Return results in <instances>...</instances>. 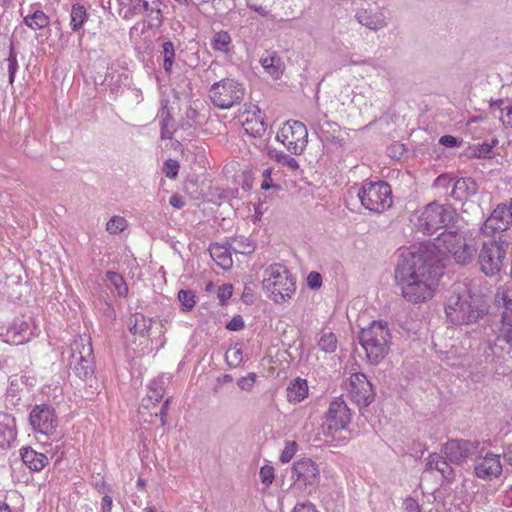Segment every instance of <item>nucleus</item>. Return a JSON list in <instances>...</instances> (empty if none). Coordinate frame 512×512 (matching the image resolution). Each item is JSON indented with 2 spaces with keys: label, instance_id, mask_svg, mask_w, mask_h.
<instances>
[{
  "label": "nucleus",
  "instance_id": "nucleus-41",
  "mask_svg": "<svg viewBox=\"0 0 512 512\" xmlns=\"http://www.w3.org/2000/svg\"><path fill=\"white\" fill-rule=\"evenodd\" d=\"M492 147L493 146L488 143L478 144L469 147L467 155L470 158H491Z\"/></svg>",
  "mask_w": 512,
  "mask_h": 512
},
{
  "label": "nucleus",
  "instance_id": "nucleus-43",
  "mask_svg": "<svg viewBox=\"0 0 512 512\" xmlns=\"http://www.w3.org/2000/svg\"><path fill=\"white\" fill-rule=\"evenodd\" d=\"M127 220L122 216H113L106 224V230L110 234H118L127 228Z\"/></svg>",
  "mask_w": 512,
  "mask_h": 512
},
{
  "label": "nucleus",
  "instance_id": "nucleus-17",
  "mask_svg": "<svg viewBox=\"0 0 512 512\" xmlns=\"http://www.w3.org/2000/svg\"><path fill=\"white\" fill-rule=\"evenodd\" d=\"M474 474L482 480H492L502 473L500 455L486 451L478 453L474 458Z\"/></svg>",
  "mask_w": 512,
  "mask_h": 512
},
{
  "label": "nucleus",
  "instance_id": "nucleus-21",
  "mask_svg": "<svg viewBox=\"0 0 512 512\" xmlns=\"http://www.w3.org/2000/svg\"><path fill=\"white\" fill-rule=\"evenodd\" d=\"M29 323L23 319H17L7 328L5 334H1L3 342L20 345L30 340Z\"/></svg>",
  "mask_w": 512,
  "mask_h": 512
},
{
  "label": "nucleus",
  "instance_id": "nucleus-1",
  "mask_svg": "<svg viewBox=\"0 0 512 512\" xmlns=\"http://www.w3.org/2000/svg\"><path fill=\"white\" fill-rule=\"evenodd\" d=\"M440 276L438 259L429 246H414L399 255L395 281L406 301L419 304L432 299Z\"/></svg>",
  "mask_w": 512,
  "mask_h": 512
},
{
  "label": "nucleus",
  "instance_id": "nucleus-5",
  "mask_svg": "<svg viewBox=\"0 0 512 512\" xmlns=\"http://www.w3.org/2000/svg\"><path fill=\"white\" fill-rule=\"evenodd\" d=\"M263 289L277 304L291 299L296 290L292 274L282 264H272L264 271Z\"/></svg>",
  "mask_w": 512,
  "mask_h": 512
},
{
  "label": "nucleus",
  "instance_id": "nucleus-47",
  "mask_svg": "<svg viewBox=\"0 0 512 512\" xmlns=\"http://www.w3.org/2000/svg\"><path fill=\"white\" fill-rule=\"evenodd\" d=\"M179 168H180V165L177 160L167 159L164 162L162 171L166 177H168L170 179H175L178 175Z\"/></svg>",
  "mask_w": 512,
  "mask_h": 512
},
{
  "label": "nucleus",
  "instance_id": "nucleus-48",
  "mask_svg": "<svg viewBox=\"0 0 512 512\" xmlns=\"http://www.w3.org/2000/svg\"><path fill=\"white\" fill-rule=\"evenodd\" d=\"M298 450V445L295 441H289L286 443L284 449L280 455V461L282 463H288L294 457Z\"/></svg>",
  "mask_w": 512,
  "mask_h": 512
},
{
  "label": "nucleus",
  "instance_id": "nucleus-27",
  "mask_svg": "<svg viewBox=\"0 0 512 512\" xmlns=\"http://www.w3.org/2000/svg\"><path fill=\"white\" fill-rule=\"evenodd\" d=\"M287 400L290 403H300L308 395V384L305 379L296 378L291 381L286 389Z\"/></svg>",
  "mask_w": 512,
  "mask_h": 512
},
{
  "label": "nucleus",
  "instance_id": "nucleus-33",
  "mask_svg": "<svg viewBox=\"0 0 512 512\" xmlns=\"http://www.w3.org/2000/svg\"><path fill=\"white\" fill-rule=\"evenodd\" d=\"M160 54L163 57V69L170 74L176 58L175 44L170 40L164 41L161 45Z\"/></svg>",
  "mask_w": 512,
  "mask_h": 512
},
{
  "label": "nucleus",
  "instance_id": "nucleus-52",
  "mask_svg": "<svg viewBox=\"0 0 512 512\" xmlns=\"http://www.w3.org/2000/svg\"><path fill=\"white\" fill-rule=\"evenodd\" d=\"M255 380L256 374L249 373L247 376L239 378L237 385L241 390L250 391L255 383Z\"/></svg>",
  "mask_w": 512,
  "mask_h": 512
},
{
  "label": "nucleus",
  "instance_id": "nucleus-63",
  "mask_svg": "<svg viewBox=\"0 0 512 512\" xmlns=\"http://www.w3.org/2000/svg\"><path fill=\"white\" fill-rule=\"evenodd\" d=\"M502 503L506 507H512V485L504 491Z\"/></svg>",
  "mask_w": 512,
  "mask_h": 512
},
{
  "label": "nucleus",
  "instance_id": "nucleus-56",
  "mask_svg": "<svg viewBox=\"0 0 512 512\" xmlns=\"http://www.w3.org/2000/svg\"><path fill=\"white\" fill-rule=\"evenodd\" d=\"M244 327V320L240 315L234 316L227 324L226 329L230 331H239Z\"/></svg>",
  "mask_w": 512,
  "mask_h": 512
},
{
  "label": "nucleus",
  "instance_id": "nucleus-49",
  "mask_svg": "<svg viewBox=\"0 0 512 512\" xmlns=\"http://www.w3.org/2000/svg\"><path fill=\"white\" fill-rule=\"evenodd\" d=\"M142 12H143L142 3L139 1L137 3H135V1H134L132 3L131 7L120 8L118 10L119 16L122 17L123 19H130L134 15L140 14Z\"/></svg>",
  "mask_w": 512,
  "mask_h": 512
},
{
  "label": "nucleus",
  "instance_id": "nucleus-53",
  "mask_svg": "<svg viewBox=\"0 0 512 512\" xmlns=\"http://www.w3.org/2000/svg\"><path fill=\"white\" fill-rule=\"evenodd\" d=\"M307 285L310 289H318L322 285V276L319 272L312 271L307 276Z\"/></svg>",
  "mask_w": 512,
  "mask_h": 512
},
{
  "label": "nucleus",
  "instance_id": "nucleus-13",
  "mask_svg": "<svg viewBox=\"0 0 512 512\" xmlns=\"http://www.w3.org/2000/svg\"><path fill=\"white\" fill-rule=\"evenodd\" d=\"M448 461L455 465H462L468 459H474L478 453L484 452V443L478 440L451 439L441 449Z\"/></svg>",
  "mask_w": 512,
  "mask_h": 512
},
{
  "label": "nucleus",
  "instance_id": "nucleus-7",
  "mask_svg": "<svg viewBox=\"0 0 512 512\" xmlns=\"http://www.w3.org/2000/svg\"><path fill=\"white\" fill-rule=\"evenodd\" d=\"M509 244L505 241H483L476 245L477 264L482 273L487 277L497 275L506 259Z\"/></svg>",
  "mask_w": 512,
  "mask_h": 512
},
{
  "label": "nucleus",
  "instance_id": "nucleus-22",
  "mask_svg": "<svg viewBox=\"0 0 512 512\" xmlns=\"http://www.w3.org/2000/svg\"><path fill=\"white\" fill-rule=\"evenodd\" d=\"M16 435L15 418L11 414L0 412V448H9L16 440Z\"/></svg>",
  "mask_w": 512,
  "mask_h": 512
},
{
  "label": "nucleus",
  "instance_id": "nucleus-40",
  "mask_svg": "<svg viewBox=\"0 0 512 512\" xmlns=\"http://www.w3.org/2000/svg\"><path fill=\"white\" fill-rule=\"evenodd\" d=\"M195 293L192 290H180L178 292V300L182 306V310L185 312L191 311L195 304Z\"/></svg>",
  "mask_w": 512,
  "mask_h": 512
},
{
  "label": "nucleus",
  "instance_id": "nucleus-23",
  "mask_svg": "<svg viewBox=\"0 0 512 512\" xmlns=\"http://www.w3.org/2000/svg\"><path fill=\"white\" fill-rule=\"evenodd\" d=\"M260 64L264 71L276 80L281 78L285 70L284 62L274 51L266 50L260 57Z\"/></svg>",
  "mask_w": 512,
  "mask_h": 512
},
{
  "label": "nucleus",
  "instance_id": "nucleus-18",
  "mask_svg": "<svg viewBox=\"0 0 512 512\" xmlns=\"http://www.w3.org/2000/svg\"><path fill=\"white\" fill-rule=\"evenodd\" d=\"M347 390L352 400L359 406L367 407L374 401L372 384L363 373H353L349 378Z\"/></svg>",
  "mask_w": 512,
  "mask_h": 512
},
{
  "label": "nucleus",
  "instance_id": "nucleus-64",
  "mask_svg": "<svg viewBox=\"0 0 512 512\" xmlns=\"http://www.w3.org/2000/svg\"><path fill=\"white\" fill-rule=\"evenodd\" d=\"M94 487L101 494H105L110 491V487L105 483L104 480H99L94 483Z\"/></svg>",
  "mask_w": 512,
  "mask_h": 512
},
{
  "label": "nucleus",
  "instance_id": "nucleus-29",
  "mask_svg": "<svg viewBox=\"0 0 512 512\" xmlns=\"http://www.w3.org/2000/svg\"><path fill=\"white\" fill-rule=\"evenodd\" d=\"M323 123L320 121L316 124V129L319 130L320 138L322 141L337 143L339 138L337 134L340 132V127L337 123L329 121L327 116L323 115Z\"/></svg>",
  "mask_w": 512,
  "mask_h": 512
},
{
  "label": "nucleus",
  "instance_id": "nucleus-14",
  "mask_svg": "<svg viewBox=\"0 0 512 512\" xmlns=\"http://www.w3.org/2000/svg\"><path fill=\"white\" fill-rule=\"evenodd\" d=\"M277 139L294 155H301L308 143V130L300 121H288L277 134Z\"/></svg>",
  "mask_w": 512,
  "mask_h": 512
},
{
  "label": "nucleus",
  "instance_id": "nucleus-9",
  "mask_svg": "<svg viewBox=\"0 0 512 512\" xmlns=\"http://www.w3.org/2000/svg\"><path fill=\"white\" fill-rule=\"evenodd\" d=\"M208 95L215 107L226 110L243 101L245 87L235 79L225 78L214 83L210 87Z\"/></svg>",
  "mask_w": 512,
  "mask_h": 512
},
{
  "label": "nucleus",
  "instance_id": "nucleus-62",
  "mask_svg": "<svg viewBox=\"0 0 512 512\" xmlns=\"http://www.w3.org/2000/svg\"><path fill=\"white\" fill-rule=\"evenodd\" d=\"M112 498L108 495H105L103 498H102V502H101V510L102 512H111V509H112Z\"/></svg>",
  "mask_w": 512,
  "mask_h": 512
},
{
  "label": "nucleus",
  "instance_id": "nucleus-42",
  "mask_svg": "<svg viewBox=\"0 0 512 512\" xmlns=\"http://www.w3.org/2000/svg\"><path fill=\"white\" fill-rule=\"evenodd\" d=\"M273 157L277 163L289 168L291 171H296L299 169L298 161L292 156L286 154L285 152L275 151Z\"/></svg>",
  "mask_w": 512,
  "mask_h": 512
},
{
  "label": "nucleus",
  "instance_id": "nucleus-59",
  "mask_svg": "<svg viewBox=\"0 0 512 512\" xmlns=\"http://www.w3.org/2000/svg\"><path fill=\"white\" fill-rule=\"evenodd\" d=\"M293 512H318V510L312 502L306 501L296 504Z\"/></svg>",
  "mask_w": 512,
  "mask_h": 512
},
{
  "label": "nucleus",
  "instance_id": "nucleus-31",
  "mask_svg": "<svg viewBox=\"0 0 512 512\" xmlns=\"http://www.w3.org/2000/svg\"><path fill=\"white\" fill-rule=\"evenodd\" d=\"M152 325V320L149 318H146L144 315L140 313H136L133 316L129 318L128 326L129 331L136 335H145L147 333Z\"/></svg>",
  "mask_w": 512,
  "mask_h": 512
},
{
  "label": "nucleus",
  "instance_id": "nucleus-20",
  "mask_svg": "<svg viewBox=\"0 0 512 512\" xmlns=\"http://www.w3.org/2000/svg\"><path fill=\"white\" fill-rule=\"evenodd\" d=\"M512 224L506 211V204L501 203L496 206L490 216L486 219L482 230L484 233H494L496 231H505Z\"/></svg>",
  "mask_w": 512,
  "mask_h": 512
},
{
  "label": "nucleus",
  "instance_id": "nucleus-50",
  "mask_svg": "<svg viewBox=\"0 0 512 512\" xmlns=\"http://www.w3.org/2000/svg\"><path fill=\"white\" fill-rule=\"evenodd\" d=\"M259 476L262 484L269 486L273 483L275 478L274 468L270 465H264L260 468Z\"/></svg>",
  "mask_w": 512,
  "mask_h": 512
},
{
  "label": "nucleus",
  "instance_id": "nucleus-11",
  "mask_svg": "<svg viewBox=\"0 0 512 512\" xmlns=\"http://www.w3.org/2000/svg\"><path fill=\"white\" fill-rule=\"evenodd\" d=\"M292 491H299L304 495L314 493L320 482V471L317 464L310 458H302L292 466Z\"/></svg>",
  "mask_w": 512,
  "mask_h": 512
},
{
  "label": "nucleus",
  "instance_id": "nucleus-60",
  "mask_svg": "<svg viewBox=\"0 0 512 512\" xmlns=\"http://www.w3.org/2000/svg\"><path fill=\"white\" fill-rule=\"evenodd\" d=\"M403 506L404 512H421L418 502L411 497L404 500Z\"/></svg>",
  "mask_w": 512,
  "mask_h": 512
},
{
  "label": "nucleus",
  "instance_id": "nucleus-6",
  "mask_svg": "<svg viewBox=\"0 0 512 512\" xmlns=\"http://www.w3.org/2000/svg\"><path fill=\"white\" fill-rule=\"evenodd\" d=\"M457 219V212L450 204L431 202L427 204L417 218V229L424 234H433L448 227Z\"/></svg>",
  "mask_w": 512,
  "mask_h": 512
},
{
  "label": "nucleus",
  "instance_id": "nucleus-25",
  "mask_svg": "<svg viewBox=\"0 0 512 512\" xmlns=\"http://www.w3.org/2000/svg\"><path fill=\"white\" fill-rule=\"evenodd\" d=\"M209 253L219 267H221L225 270L232 267V265H233L232 254H231L232 250L228 243H226V244H219V243L210 244Z\"/></svg>",
  "mask_w": 512,
  "mask_h": 512
},
{
  "label": "nucleus",
  "instance_id": "nucleus-54",
  "mask_svg": "<svg viewBox=\"0 0 512 512\" xmlns=\"http://www.w3.org/2000/svg\"><path fill=\"white\" fill-rule=\"evenodd\" d=\"M151 27V24L147 21H139L134 26L130 28V37H133L135 35H140L145 33L149 28Z\"/></svg>",
  "mask_w": 512,
  "mask_h": 512
},
{
  "label": "nucleus",
  "instance_id": "nucleus-26",
  "mask_svg": "<svg viewBox=\"0 0 512 512\" xmlns=\"http://www.w3.org/2000/svg\"><path fill=\"white\" fill-rule=\"evenodd\" d=\"M21 458L24 464L34 471L42 470L48 463V458L46 455L36 452L30 447L21 449Z\"/></svg>",
  "mask_w": 512,
  "mask_h": 512
},
{
  "label": "nucleus",
  "instance_id": "nucleus-8",
  "mask_svg": "<svg viewBox=\"0 0 512 512\" xmlns=\"http://www.w3.org/2000/svg\"><path fill=\"white\" fill-rule=\"evenodd\" d=\"M358 197L366 209L377 214L389 209L393 203L391 186L385 181L365 182Z\"/></svg>",
  "mask_w": 512,
  "mask_h": 512
},
{
  "label": "nucleus",
  "instance_id": "nucleus-46",
  "mask_svg": "<svg viewBox=\"0 0 512 512\" xmlns=\"http://www.w3.org/2000/svg\"><path fill=\"white\" fill-rule=\"evenodd\" d=\"M500 116L499 119L504 125L512 127V103L499 101Z\"/></svg>",
  "mask_w": 512,
  "mask_h": 512
},
{
  "label": "nucleus",
  "instance_id": "nucleus-45",
  "mask_svg": "<svg viewBox=\"0 0 512 512\" xmlns=\"http://www.w3.org/2000/svg\"><path fill=\"white\" fill-rule=\"evenodd\" d=\"M452 463L448 461V459L445 457H442L439 468L437 471L442 475L443 478H445L448 482H451L455 478L454 469L451 466Z\"/></svg>",
  "mask_w": 512,
  "mask_h": 512
},
{
  "label": "nucleus",
  "instance_id": "nucleus-38",
  "mask_svg": "<svg viewBox=\"0 0 512 512\" xmlns=\"http://www.w3.org/2000/svg\"><path fill=\"white\" fill-rule=\"evenodd\" d=\"M143 12H146L149 17L153 18V14H156L155 19L160 24L162 22V11L160 9V0H144L141 2Z\"/></svg>",
  "mask_w": 512,
  "mask_h": 512
},
{
  "label": "nucleus",
  "instance_id": "nucleus-37",
  "mask_svg": "<svg viewBox=\"0 0 512 512\" xmlns=\"http://www.w3.org/2000/svg\"><path fill=\"white\" fill-rule=\"evenodd\" d=\"M318 346L326 353H333L337 349V338L332 332H322Z\"/></svg>",
  "mask_w": 512,
  "mask_h": 512
},
{
  "label": "nucleus",
  "instance_id": "nucleus-30",
  "mask_svg": "<svg viewBox=\"0 0 512 512\" xmlns=\"http://www.w3.org/2000/svg\"><path fill=\"white\" fill-rule=\"evenodd\" d=\"M165 389L161 380H153L148 386V393L143 399V405L149 408L150 404L155 406L164 396Z\"/></svg>",
  "mask_w": 512,
  "mask_h": 512
},
{
  "label": "nucleus",
  "instance_id": "nucleus-15",
  "mask_svg": "<svg viewBox=\"0 0 512 512\" xmlns=\"http://www.w3.org/2000/svg\"><path fill=\"white\" fill-rule=\"evenodd\" d=\"M352 413L342 397L334 398L326 412V421L323 426L324 434L332 436L334 432L344 430L351 422Z\"/></svg>",
  "mask_w": 512,
  "mask_h": 512
},
{
  "label": "nucleus",
  "instance_id": "nucleus-58",
  "mask_svg": "<svg viewBox=\"0 0 512 512\" xmlns=\"http://www.w3.org/2000/svg\"><path fill=\"white\" fill-rule=\"evenodd\" d=\"M170 122H171V118L169 116H166L161 121V138L162 139L168 140V139H172V137H173V132L171 130H169V128H168Z\"/></svg>",
  "mask_w": 512,
  "mask_h": 512
},
{
  "label": "nucleus",
  "instance_id": "nucleus-19",
  "mask_svg": "<svg viewBox=\"0 0 512 512\" xmlns=\"http://www.w3.org/2000/svg\"><path fill=\"white\" fill-rule=\"evenodd\" d=\"M355 19L359 24L369 30L378 31L388 25L384 8L375 1L368 3L367 7H360L355 12Z\"/></svg>",
  "mask_w": 512,
  "mask_h": 512
},
{
  "label": "nucleus",
  "instance_id": "nucleus-44",
  "mask_svg": "<svg viewBox=\"0 0 512 512\" xmlns=\"http://www.w3.org/2000/svg\"><path fill=\"white\" fill-rule=\"evenodd\" d=\"M225 359L230 367H238L243 360V352L241 348L234 347L227 350Z\"/></svg>",
  "mask_w": 512,
  "mask_h": 512
},
{
  "label": "nucleus",
  "instance_id": "nucleus-4",
  "mask_svg": "<svg viewBox=\"0 0 512 512\" xmlns=\"http://www.w3.org/2000/svg\"><path fill=\"white\" fill-rule=\"evenodd\" d=\"M391 334L387 323L373 321L367 328L361 330L359 342L366 352L371 364H378L389 352Z\"/></svg>",
  "mask_w": 512,
  "mask_h": 512
},
{
  "label": "nucleus",
  "instance_id": "nucleus-10",
  "mask_svg": "<svg viewBox=\"0 0 512 512\" xmlns=\"http://www.w3.org/2000/svg\"><path fill=\"white\" fill-rule=\"evenodd\" d=\"M70 368L82 380L92 377L95 370L94 354L91 340L79 337L71 344Z\"/></svg>",
  "mask_w": 512,
  "mask_h": 512
},
{
  "label": "nucleus",
  "instance_id": "nucleus-35",
  "mask_svg": "<svg viewBox=\"0 0 512 512\" xmlns=\"http://www.w3.org/2000/svg\"><path fill=\"white\" fill-rule=\"evenodd\" d=\"M228 244L233 252L240 254H251L255 249L252 241L242 235L234 237Z\"/></svg>",
  "mask_w": 512,
  "mask_h": 512
},
{
  "label": "nucleus",
  "instance_id": "nucleus-57",
  "mask_svg": "<svg viewBox=\"0 0 512 512\" xmlns=\"http://www.w3.org/2000/svg\"><path fill=\"white\" fill-rule=\"evenodd\" d=\"M441 459L442 456L437 453L430 454L426 463V469L429 471L437 470Z\"/></svg>",
  "mask_w": 512,
  "mask_h": 512
},
{
  "label": "nucleus",
  "instance_id": "nucleus-24",
  "mask_svg": "<svg viewBox=\"0 0 512 512\" xmlns=\"http://www.w3.org/2000/svg\"><path fill=\"white\" fill-rule=\"evenodd\" d=\"M478 185L471 177H463L455 180L452 185L450 196L458 201L467 199L477 193Z\"/></svg>",
  "mask_w": 512,
  "mask_h": 512
},
{
  "label": "nucleus",
  "instance_id": "nucleus-16",
  "mask_svg": "<svg viewBox=\"0 0 512 512\" xmlns=\"http://www.w3.org/2000/svg\"><path fill=\"white\" fill-rule=\"evenodd\" d=\"M29 423L34 432L52 436L57 430L59 420L51 405L40 404L35 405L30 411Z\"/></svg>",
  "mask_w": 512,
  "mask_h": 512
},
{
  "label": "nucleus",
  "instance_id": "nucleus-32",
  "mask_svg": "<svg viewBox=\"0 0 512 512\" xmlns=\"http://www.w3.org/2000/svg\"><path fill=\"white\" fill-rule=\"evenodd\" d=\"M88 20L87 10L84 5L75 3L70 11V27L72 31H79Z\"/></svg>",
  "mask_w": 512,
  "mask_h": 512
},
{
  "label": "nucleus",
  "instance_id": "nucleus-12",
  "mask_svg": "<svg viewBox=\"0 0 512 512\" xmlns=\"http://www.w3.org/2000/svg\"><path fill=\"white\" fill-rule=\"evenodd\" d=\"M495 304L500 310L501 316L496 341L505 343L507 351L512 352V288L498 290Z\"/></svg>",
  "mask_w": 512,
  "mask_h": 512
},
{
  "label": "nucleus",
  "instance_id": "nucleus-34",
  "mask_svg": "<svg viewBox=\"0 0 512 512\" xmlns=\"http://www.w3.org/2000/svg\"><path fill=\"white\" fill-rule=\"evenodd\" d=\"M232 46V39L227 31L216 32L211 40V47L214 51L228 53Z\"/></svg>",
  "mask_w": 512,
  "mask_h": 512
},
{
  "label": "nucleus",
  "instance_id": "nucleus-36",
  "mask_svg": "<svg viewBox=\"0 0 512 512\" xmlns=\"http://www.w3.org/2000/svg\"><path fill=\"white\" fill-rule=\"evenodd\" d=\"M106 276L120 297H125L128 294V287L122 275L117 272L108 271Z\"/></svg>",
  "mask_w": 512,
  "mask_h": 512
},
{
  "label": "nucleus",
  "instance_id": "nucleus-28",
  "mask_svg": "<svg viewBox=\"0 0 512 512\" xmlns=\"http://www.w3.org/2000/svg\"><path fill=\"white\" fill-rule=\"evenodd\" d=\"M32 11L23 17L24 24L32 30H40L47 27L50 23V18L35 5L31 6Z\"/></svg>",
  "mask_w": 512,
  "mask_h": 512
},
{
  "label": "nucleus",
  "instance_id": "nucleus-39",
  "mask_svg": "<svg viewBox=\"0 0 512 512\" xmlns=\"http://www.w3.org/2000/svg\"><path fill=\"white\" fill-rule=\"evenodd\" d=\"M8 65V76H9V83L12 85L15 80L16 72L18 70V61H17V54L14 50L13 43H10L9 46V53L8 57L6 59Z\"/></svg>",
  "mask_w": 512,
  "mask_h": 512
},
{
  "label": "nucleus",
  "instance_id": "nucleus-55",
  "mask_svg": "<svg viewBox=\"0 0 512 512\" xmlns=\"http://www.w3.org/2000/svg\"><path fill=\"white\" fill-rule=\"evenodd\" d=\"M453 182L454 181L451 177H449L448 175L442 174L435 179L434 187L447 190L450 186L453 185Z\"/></svg>",
  "mask_w": 512,
  "mask_h": 512
},
{
  "label": "nucleus",
  "instance_id": "nucleus-51",
  "mask_svg": "<svg viewBox=\"0 0 512 512\" xmlns=\"http://www.w3.org/2000/svg\"><path fill=\"white\" fill-rule=\"evenodd\" d=\"M251 124H252V120H247L245 130L247 132L251 133L253 136H262L266 132L267 124L264 123L263 121H260V122L255 121V127L254 126L249 127Z\"/></svg>",
  "mask_w": 512,
  "mask_h": 512
},
{
  "label": "nucleus",
  "instance_id": "nucleus-3",
  "mask_svg": "<svg viewBox=\"0 0 512 512\" xmlns=\"http://www.w3.org/2000/svg\"><path fill=\"white\" fill-rule=\"evenodd\" d=\"M433 252L437 250L440 255H452L454 260L461 265L472 262L476 253V243L467 241L462 233L444 230L433 241Z\"/></svg>",
  "mask_w": 512,
  "mask_h": 512
},
{
  "label": "nucleus",
  "instance_id": "nucleus-2",
  "mask_svg": "<svg viewBox=\"0 0 512 512\" xmlns=\"http://www.w3.org/2000/svg\"><path fill=\"white\" fill-rule=\"evenodd\" d=\"M445 313L455 325H469L477 322L486 313L481 299L473 295L463 283H455L447 298Z\"/></svg>",
  "mask_w": 512,
  "mask_h": 512
},
{
  "label": "nucleus",
  "instance_id": "nucleus-61",
  "mask_svg": "<svg viewBox=\"0 0 512 512\" xmlns=\"http://www.w3.org/2000/svg\"><path fill=\"white\" fill-rule=\"evenodd\" d=\"M439 143L445 147L453 148L458 146L460 141L452 135H444L439 139Z\"/></svg>",
  "mask_w": 512,
  "mask_h": 512
}]
</instances>
